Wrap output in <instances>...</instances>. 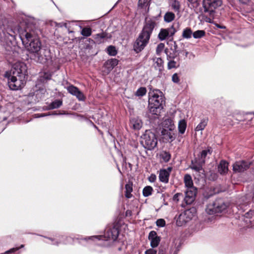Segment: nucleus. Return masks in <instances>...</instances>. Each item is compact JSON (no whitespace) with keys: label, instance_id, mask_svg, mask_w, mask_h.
Wrapping results in <instances>:
<instances>
[{"label":"nucleus","instance_id":"obj_1","mask_svg":"<svg viewBox=\"0 0 254 254\" xmlns=\"http://www.w3.org/2000/svg\"><path fill=\"white\" fill-rule=\"evenodd\" d=\"M37 21L33 17H29L25 21L26 27L19 31V37L23 45L32 55L38 52L43 48L38 38L40 30L36 26Z\"/></svg>","mask_w":254,"mask_h":254},{"label":"nucleus","instance_id":"obj_2","mask_svg":"<svg viewBox=\"0 0 254 254\" xmlns=\"http://www.w3.org/2000/svg\"><path fill=\"white\" fill-rule=\"evenodd\" d=\"M27 70L24 63L17 62L13 65L10 73H5V76L8 78V85L11 90H20L24 86Z\"/></svg>","mask_w":254,"mask_h":254},{"label":"nucleus","instance_id":"obj_3","mask_svg":"<svg viewBox=\"0 0 254 254\" xmlns=\"http://www.w3.org/2000/svg\"><path fill=\"white\" fill-rule=\"evenodd\" d=\"M119 231L118 228L114 226L105 230L104 235L81 237L77 238L78 243L84 246L92 243L102 247L110 246L118 238Z\"/></svg>","mask_w":254,"mask_h":254},{"label":"nucleus","instance_id":"obj_4","mask_svg":"<svg viewBox=\"0 0 254 254\" xmlns=\"http://www.w3.org/2000/svg\"><path fill=\"white\" fill-rule=\"evenodd\" d=\"M156 25L154 19L146 18L142 31L133 44V50L136 53L140 52L146 46Z\"/></svg>","mask_w":254,"mask_h":254},{"label":"nucleus","instance_id":"obj_5","mask_svg":"<svg viewBox=\"0 0 254 254\" xmlns=\"http://www.w3.org/2000/svg\"><path fill=\"white\" fill-rule=\"evenodd\" d=\"M140 143L144 148L152 150L157 146V139L154 133L146 130L141 137Z\"/></svg>","mask_w":254,"mask_h":254},{"label":"nucleus","instance_id":"obj_6","mask_svg":"<svg viewBox=\"0 0 254 254\" xmlns=\"http://www.w3.org/2000/svg\"><path fill=\"white\" fill-rule=\"evenodd\" d=\"M227 204L222 199H217L209 203L206 206L205 211L207 213L212 215L222 212L227 208Z\"/></svg>","mask_w":254,"mask_h":254},{"label":"nucleus","instance_id":"obj_7","mask_svg":"<svg viewBox=\"0 0 254 254\" xmlns=\"http://www.w3.org/2000/svg\"><path fill=\"white\" fill-rule=\"evenodd\" d=\"M32 59L40 64H45L51 59L50 50L43 47L38 52L32 55Z\"/></svg>","mask_w":254,"mask_h":254},{"label":"nucleus","instance_id":"obj_8","mask_svg":"<svg viewBox=\"0 0 254 254\" xmlns=\"http://www.w3.org/2000/svg\"><path fill=\"white\" fill-rule=\"evenodd\" d=\"M222 0H203V7L204 11L207 12L210 16H213L215 10L222 4Z\"/></svg>","mask_w":254,"mask_h":254},{"label":"nucleus","instance_id":"obj_9","mask_svg":"<svg viewBox=\"0 0 254 254\" xmlns=\"http://www.w3.org/2000/svg\"><path fill=\"white\" fill-rule=\"evenodd\" d=\"M148 104L153 106H163L164 102L162 93L159 90H155L149 93Z\"/></svg>","mask_w":254,"mask_h":254},{"label":"nucleus","instance_id":"obj_10","mask_svg":"<svg viewBox=\"0 0 254 254\" xmlns=\"http://www.w3.org/2000/svg\"><path fill=\"white\" fill-rule=\"evenodd\" d=\"M195 215L194 210L188 209L181 213L177 220L176 223L179 226H182L189 222Z\"/></svg>","mask_w":254,"mask_h":254},{"label":"nucleus","instance_id":"obj_11","mask_svg":"<svg viewBox=\"0 0 254 254\" xmlns=\"http://www.w3.org/2000/svg\"><path fill=\"white\" fill-rule=\"evenodd\" d=\"M172 125H173L172 124V121L171 119H168L165 120L164 121L163 126L165 127L167 126V127H170L169 130L163 129L162 131V134L164 135L166 139H169L170 141H173L176 138V136L172 130Z\"/></svg>","mask_w":254,"mask_h":254},{"label":"nucleus","instance_id":"obj_12","mask_svg":"<svg viewBox=\"0 0 254 254\" xmlns=\"http://www.w3.org/2000/svg\"><path fill=\"white\" fill-rule=\"evenodd\" d=\"M49 240L51 241V244L53 245L58 246L60 244H68L72 240H73V239L71 237H68L66 236H61L59 237L58 238H52L50 237H46L45 236H43Z\"/></svg>","mask_w":254,"mask_h":254},{"label":"nucleus","instance_id":"obj_13","mask_svg":"<svg viewBox=\"0 0 254 254\" xmlns=\"http://www.w3.org/2000/svg\"><path fill=\"white\" fill-rule=\"evenodd\" d=\"M197 190L195 187L187 188L184 200L187 204H190L195 199Z\"/></svg>","mask_w":254,"mask_h":254},{"label":"nucleus","instance_id":"obj_14","mask_svg":"<svg viewBox=\"0 0 254 254\" xmlns=\"http://www.w3.org/2000/svg\"><path fill=\"white\" fill-rule=\"evenodd\" d=\"M251 165V162L245 161H237L233 164V170L235 172H243L248 169Z\"/></svg>","mask_w":254,"mask_h":254},{"label":"nucleus","instance_id":"obj_15","mask_svg":"<svg viewBox=\"0 0 254 254\" xmlns=\"http://www.w3.org/2000/svg\"><path fill=\"white\" fill-rule=\"evenodd\" d=\"M66 89L70 94L75 96L79 101H84L85 100V96L77 87L71 85L68 86Z\"/></svg>","mask_w":254,"mask_h":254},{"label":"nucleus","instance_id":"obj_16","mask_svg":"<svg viewBox=\"0 0 254 254\" xmlns=\"http://www.w3.org/2000/svg\"><path fill=\"white\" fill-rule=\"evenodd\" d=\"M172 170V168L171 167H169L167 169L160 170L159 174L160 181L165 184H167L169 182V177Z\"/></svg>","mask_w":254,"mask_h":254},{"label":"nucleus","instance_id":"obj_17","mask_svg":"<svg viewBox=\"0 0 254 254\" xmlns=\"http://www.w3.org/2000/svg\"><path fill=\"white\" fill-rule=\"evenodd\" d=\"M154 66L155 70H158L159 73L158 76L161 77L163 74L164 70V62L163 60L160 58L155 57L152 59Z\"/></svg>","mask_w":254,"mask_h":254},{"label":"nucleus","instance_id":"obj_18","mask_svg":"<svg viewBox=\"0 0 254 254\" xmlns=\"http://www.w3.org/2000/svg\"><path fill=\"white\" fill-rule=\"evenodd\" d=\"M148 239L150 241V246L152 248L157 247L160 242V238L154 231H151L148 235Z\"/></svg>","mask_w":254,"mask_h":254},{"label":"nucleus","instance_id":"obj_19","mask_svg":"<svg viewBox=\"0 0 254 254\" xmlns=\"http://www.w3.org/2000/svg\"><path fill=\"white\" fill-rule=\"evenodd\" d=\"M130 122L133 128L135 130H139L142 127V122L138 117L131 118Z\"/></svg>","mask_w":254,"mask_h":254},{"label":"nucleus","instance_id":"obj_20","mask_svg":"<svg viewBox=\"0 0 254 254\" xmlns=\"http://www.w3.org/2000/svg\"><path fill=\"white\" fill-rule=\"evenodd\" d=\"M228 166L227 162L224 160L221 161L218 167V172L222 175L226 174L228 171Z\"/></svg>","mask_w":254,"mask_h":254},{"label":"nucleus","instance_id":"obj_21","mask_svg":"<svg viewBox=\"0 0 254 254\" xmlns=\"http://www.w3.org/2000/svg\"><path fill=\"white\" fill-rule=\"evenodd\" d=\"M107 34L105 32H102L95 34L93 36V38L95 40V43L100 44L104 42L105 38L107 37Z\"/></svg>","mask_w":254,"mask_h":254},{"label":"nucleus","instance_id":"obj_22","mask_svg":"<svg viewBox=\"0 0 254 254\" xmlns=\"http://www.w3.org/2000/svg\"><path fill=\"white\" fill-rule=\"evenodd\" d=\"M148 108L150 112L155 115H159L163 109V106H153V105L151 104H149Z\"/></svg>","mask_w":254,"mask_h":254},{"label":"nucleus","instance_id":"obj_23","mask_svg":"<svg viewBox=\"0 0 254 254\" xmlns=\"http://www.w3.org/2000/svg\"><path fill=\"white\" fill-rule=\"evenodd\" d=\"M175 14L173 12L167 11L164 15V20L166 23H170L175 19Z\"/></svg>","mask_w":254,"mask_h":254},{"label":"nucleus","instance_id":"obj_24","mask_svg":"<svg viewBox=\"0 0 254 254\" xmlns=\"http://www.w3.org/2000/svg\"><path fill=\"white\" fill-rule=\"evenodd\" d=\"M179 27V24L174 23L171 27L166 28L167 32L169 34V37L173 36L177 32L178 29L177 28Z\"/></svg>","mask_w":254,"mask_h":254},{"label":"nucleus","instance_id":"obj_25","mask_svg":"<svg viewBox=\"0 0 254 254\" xmlns=\"http://www.w3.org/2000/svg\"><path fill=\"white\" fill-rule=\"evenodd\" d=\"M208 121L207 118L202 119L199 124L195 127V130L196 131H199L203 130L207 125Z\"/></svg>","mask_w":254,"mask_h":254},{"label":"nucleus","instance_id":"obj_26","mask_svg":"<svg viewBox=\"0 0 254 254\" xmlns=\"http://www.w3.org/2000/svg\"><path fill=\"white\" fill-rule=\"evenodd\" d=\"M126 191L125 196L127 198H130L132 196L131 193L132 191V183H128L125 186Z\"/></svg>","mask_w":254,"mask_h":254},{"label":"nucleus","instance_id":"obj_27","mask_svg":"<svg viewBox=\"0 0 254 254\" xmlns=\"http://www.w3.org/2000/svg\"><path fill=\"white\" fill-rule=\"evenodd\" d=\"M160 157L163 162L167 163L169 162V160H170L171 155L169 152L163 151L162 152H161L160 154Z\"/></svg>","mask_w":254,"mask_h":254},{"label":"nucleus","instance_id":"obj_28","mask_svg":"<svg viewBox=\"0 0 254 254\" xmlns=\"http://www.w3.org/2000/svg\"><path fill=\"white\" fill-rule=\"evenodd\" d=\"M187 127V123L185 120H181L179 122L178 129L180 133L183 134L185 133Z\"/></svg>","mask_w":254,"mask_h":254},{"label":"nucleus","instance_id":"obj_29","mask_svg":"<svg viewBox=\"0 0 254 254\" xmlns=\"http://www.w3.org/2000/svg\"><path fill=\"white\" fill-rule=\"evenodd\" d=\"M184 182L187 188L194 187L193 186V182L190 175L186 174L184 177Z\"/></svg>","mask_w":254,"mask_h":254},{"label":"nucleus","instance_id":"obj_30","mask_svg":"<svg viewBox=\"0 0 254 254\" xmlns=\"http://www.w3.org/2000/svg\"><path fill=\"white\" fill-rule=\"evenodd\" d=\"M192 31L189 27H187L183 30L182 37L185 39H190L192 35Z\"/></svg>","mask_w":254,"mask_h":254},{"label":"nucleus","instance_id":"obj_31","mask_svg":"<svg viewBox=\"0 0 254 254\" xmlns=\"http://www.w3.org/2000/svg\"><path fill=\"white\" fill-rule=\"evenodd\" d=\"M63 104V102L61 100H55L53 102H52L49 105V109H57L60 107Z\"/></svg>","mask_w":254,"mask_h":254},{"label":"nucleus","instance_id":"obj_32","mask_svg":"<svg viewBox=\"0 0 254 254\" xmlns=\"http://www.w3.org/2000/svg\"><path fill=\"white\" fill-rule=\"evenodd\" d=\"M168 37L169 36L166 29H161L158 34V38L161 41H163Z\"/></svg>","mask_w":254,"mask_h":254},{"label":"nucleus","instance_id":"obj_33","mask_svg":"<svg viewBox=\"0 0 254 254\" xmlns=\"http://www.w3.org/2000/svg\"><path fill=\"white\" fill-rule=\"evenodd\" d=\"M118 61L117 59H112L110 61H108L106 62L105 65L109 66L108 67V70L110 71L116 65L118 64Z\"/></svg>","mask_w":254,"mask_h":254},{"label":"nucleus","instance_id":"obj_34","mask_svg":"<svg viewBox=\"0 0 254 254\" xmlns=\"http://www.w3.org/2000/svg\"><path fill=\"white\" fill-rule=\"evenodd\" d=\"M208 153L210 154V149H208L207 150H203L200 153V163L201 164H204L205 163V158L206 157Z\"/></svg>","mask_w":254,"mask_h":254},{"label":"nucleus","instance_id":"obj_35","mask_svg":"<svg viewBox=\"0 0 254 254\" xmlns=\"http://www.w3.org/2000/svg\"><path fill=\"white\" fill-rule=\"evenodd\" d=\"M205 34L204 30H198L193 32L192 36L194 39H199L204 36Z\"/></svg>","mask_w":254,"mask_h":254},{"label":"nucleus","instance_id":"obj_36","mask_svg":"<svg viewBox=\"0 0 254 254\" xmlns=\"http://www.w3.org/2000/svg\"><path fill=\"white\" fill-rule=\"evenodd\" d=\"M192 166L190 167L191 169L197 172L201 173L204 172V170L202 168V164H193L192 162Z\"/></svg>","mask_w":254,"mask_h":254},{"label":"nucleus","instance_id":"obj_37","mask_svg":"<svg viewBox=\"0 0 254 254\" xmlns=\"http://www.w3.org/2000/svg\"><path fill=\"white\" fill-rule=\"evenodd\" d=\"M81 34L84 37H89L92 34V29L90 27H84L82 29Z\"/></svg>","mask_w":254,"mask_h":254},{"label":"nucleus","instance_id":"obj_38","mask_svg":"<svg viewBox=\"0 0 254 254\" xmlns=\"http://www.w3.org/2000/svg\"><path fill=\"white\" fill-rule=\"evenodd\" d=\"M106 52L108 55L111 56H115L117 54L116 48L113 46H109L106 49Z\"/></svg>","mask_w":254,"mask_h":254},{"label":"nucleus","instance_id":"obj_39","mask_svg":"<svg viewBox=\"0 0 254 254\" xmlns=\"http://www.w3.org/2000/svg\"><path fill=\"white\" fill-rule=\"evenodd\" d=\"M153 189L150 186H146L143 190V195L145 197L148 196L152 194Z\"/></svg>","mask_w":254,"mask_h":254},{"label":"nucleus","instance_id":"obj_40","mask_svg":"<svg viewBox=\"0 0 254 254\" xmlns=\"http://www.w3.org/2000/svg\"><path fill=\"white\" fill-rule=\"evenodd\" d=\"M171 6L175 12H180L181 5L179 1L177 0H174L171 4Z\"/></svg>","mask_w":254,"mask_h":254},{"label":"nucleus","instance_id":"obj_41","mask_svg":"<svg viewBox=\"0 0 254 254\" xmlns=\"http://www.w3.org/2000/svg\"><path fill=\"white\" fill-rule=\"evenodd\" d=\"M146 93V89L145 87H140L138 88L136 93L135 95L137 96H143Z\"/></svg>","mask_w":254,"mask_h":254},{"label":"nucleus","instance_id":"obj_42","mask_svg":"<svg viewBox=\"0 0 254 254\" xmlns=\"http://www.w3.org/2000/svg\"><path fill=\"white\" fill-rule=\"evenodd\" d=\"M168 64H167V67L169 69H171L172 68H177L178 65H177V63L176 61H175L174 60H168Z\"/></svg>","mask_w":254,"mask_h":254},{"label":"nucleus","instance_id":"obj_43","mask_svg":"<svg viewBox=\"0 0 254 254\" xmlns=\"http://www.w3.org/2000/svg\"><path fill=\"white\" fill-rule=\"evenodd\" d=\"M151 0H139L138 5L141 7L146 8L149 5Z\"/></svg>","mask_w":254,"mask_h":254},{"label":"nucleus","instance_id":"obj_44","mask_svg":"<svg viewBox=\"0 0 254 254\" xmlns=\"http://www.w3.org/2000/svg\"><path fill=\"white\" fill-rule=\"evenodd\" d=\"M156 224L158 227H163L165 226L166 222L163 219H159L157 220Z\"/></svg>","mask_w":254,"mask_h":254},{"label":"nucleus","instance_id":"obj_45","mask_svg":"<svg viewBox=\"0 0 254 254\" xmlns=\"http://www.w3.org/2000/svg\"><path fill=\"white\" fill-rule=\"evenodd\" d=\"M176 54L177 53L173 52V53H170L169 54H167V60H174L177 57Z\"/></svg>","mask_w":254,"mask_h":254},{"label":"nucleus","instance_id":"obj_46","mask_svg":"<svg viewBox=\"0 0 254 254\" xmlns=\"http://www.w3.org/2000/svg\"><path fill=\"white\" fill-rule=\"evenodd\" d=\"M172 80L174 83H178L180 81V78L178 76V74L177 73H175L173 74L172 76Z\"/></svg>","mask_w":254,"mask_h":254},{"label":"nucleus","instance_id":"obj_47","mask_svg":"<svg viewBox=\"0 0 254 254\" xmlns=\"http://www.w3.org/2000/svg\"><path fill=\"white\" fill-rule=\"evenodd\" d=\"M164 47V44L163 43H160L159 45H158L156 48V54L157 55H159L160 53L162 51Z\"/></svg>","mask_w":254,"mask_h":254},{"label":"nucleus","instance_id":"obj_48","mask_svg":"<svg viewBox=\"0 0 254 254\" xmlns=\"http://www.w3.org/2000/svg\"><path fill=\"white\" fill-rule=\"evenodd\" d=\"M181 196H183V194L181 193H177L173 197V201L175 202H178L179 198Z\"/></svg>","mask_w":254,"mask_h":254},{"label":"nucleus","instance_id":"obj_49","mask_svg":"<svg viewBox=\"0 0 254 254\" xmlns=\"http://www.w3.org/2000/svg\"><path fill=\"white\" fill-rule=\"evenodd\" d=\"M145 254H157V251L153 249L152 248L147 250L145 252Z\"/></svg>","mask_w":254,"mask_h":254},{"label":"nucleus","instance_id":"obj_50","mask_svg":"<svg viewBox=\"0 0 254 254\" xmlns=\"http://www.w3.org/2000/svg\"><path fill=\"white\" fill-rule=\"evenodd\" d=\"M174 52L177 53L178 55L181 54L182 53V50H178V46L176 44V42H174Z\"/></svg>","mask_w":254,"mask_h":254},{"label":"nucleus","instance_id":"obj_51","mask_svg":"<svg viewBox=\"0 0 254 254\" xmlns=\"http://www.w3.org/2000/svg\"><path fill=\"white\" fill-rule=\"evenodd\" d=\"M18 251L17 248H11L10 250L6 251L5 253L1 254H9L10 253H13Z\"/></svg>","mask_w":254,"mask_h":254},{"label":"nucleus","instance_id":"obj_52","mask_svg":"<svg viewBox=\"0 0 254 254\" xmlns=\"http://www.w3.org/2000/svg\"><path fill=\"white\" fill-rule=\"evenodd\" d=\"M149 181L151 182H154L156 180V176L155 174H151L148 178Z\"/></svg>","mask_w":254,"mask_h":254},{"label":"nucleus","instance_id":"obj_53","mask_svg":"<svg viewBox=\"0 0 254 254\" xmlns=\"http://www.w3.org/2000/svg\"><path fill=\"white\" fill-rule=\"evenodd\" d=\"M43 77L44 79H45L46 80H49V79H51V75L48 73H44Z\"/></svg>","mask_w":254,"mask_h":254},{"label":"nucleus","instance_id":"obj_54","mask_svg":"<svg viewBox=\"0 0 254 254\" xmlns=\"http://www.w3.org/2000/svg\"><path fill=\"white\" fill-rule=\"evenodd\" d=\"M185 57V58H186L188 57V55L189 54V52L185 50H182V53Z\"/></svg>","mask_w":254,"mask_h":254},{"label":"nucleus","instance_id":"obj_55","mask_svg":"<svg viewBox=\"0 0 254 254\" xmlns=\"http://www.w3.org/2000/svg\"><path fill=\"white\" fill-rule=\"evenodd\" d=\"M239 0L241 3L244 4H248L250 2V1H251V0Z\"/></svg>","mask_w":254,"mask_h":254},{"label":"nucleus","instance_id":"obj_56","mask_svg":"<svg viewBox=\"0 0 254 254\" xmlns=\"http://www.w3.org/2000/svg\"><path fill=\"white\" fill-rule=\"evenodd\" d=\"M215 25L217 28H220V29H225L226 28V27L225 26H221L218 24H216Z\"/></svg>","mask_w":254,"mask_h":254},{"label":"nucleus","instance_id":"obj_57","mask_svg":"<svg viewBox=\"0 0 254 254\" xmlns=\"http://www.w3.org/2000/svg\"><path fill=\"white\" fill-rule=\"evenodd\" d=\"M189 1H190L191 3H194L195 2H197L198 0H188Z\"/></svg>","mask_w":254,"mask_h":254},{"label":"nucleus","instance_id":"obj_58","mask_svg":"<svg viewBox=\"0 0 254 254\" xmlns=\"http://www.w3.org/2000/svg\"><path fill=\"white\" fill-rule=\"evenodd\" d=\"M59 25H60V26L61 27H62L63 26L66 27V24L65 23H60Z\"/></svg>","mask_w":254,"mask_h":254},{"label":"nucleus","instance_id":"obj_59","mask_svg":"<svg viewBox=\"0 0 254 254\" xmlns=\"http://www.w3.org/2000/svg\"><path fill=\"white\" fill-rule=\"evenodd\" d=\"M24 247V245H21L20 247H16L15 248H17L18 250H19L21 248H23Z\"/></svg>","mask_w":254,"mask_h":254},{"label":"nucleus","instance_id":"obj_60","mask_svg":"<svg viewBox=\"0 0 254 254\" xmlns=\"http://www.w3.org/2000/svg\"><path fill=\"white\" fill-rule=\"evenodd\" d=\"M46 115L44 114H41L38 116H37V117H45Z\"/></svg>","mask_w":254,"mask_h":254},{"label":"nucleus","instance_id":"obj_61","mask_svg":"<svg viewBox=\"0 0 254 254\" xmlns=\"http://www.w3.org/2000/svg\"><path fill=\"white\" fill-rule=\"evenodd\" d=\"M62 114H62V113H56L53 114V115H62ZM63 114H65V113H64Z\"/></svg>","mask_w":254,"mask_h":254},{"label":"nucleus","instance_id":"obj_62","mask_svg":"<svg viewBox=\"0 0 254 254\" xmlns=\"http://www.w3.org/2000/svg\"><path fill=\"white\" fill-rule=\"evenodd\" d=\"M178 251H179V250H176L174 252V253H173V254H178Z\"/></svg>","mask_w":254,"mask_h":254},{"label":"nucleus","instance_id":"obj_63","mask_svg":"<svg viewBox=\"0 0 254 254\" xmlns=\"http://www.w3.org/2000/svg\"><path fill=\"white\" fill-rule=\"evenodd\" d=\"M251 213H252V211H249V212H247V213L246 214V215H248V216H249V215H250V214H251Z\"/></svg>","mask_w":254,"mask_h":254},{"label":"nucleus","instance_id":"obj_64","mask_svg":"<svg viewBox=\"0 0 254 254\" xmlns=\"http://www.w3.org/2000/svg\"><path fill=\"white\" fill-rule=\"evenodd\" d=\"M226 115H227V116H230V114L226 113Z\"/></svg>","mask_w":254,"mask_h":254}]
</instances>
